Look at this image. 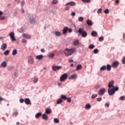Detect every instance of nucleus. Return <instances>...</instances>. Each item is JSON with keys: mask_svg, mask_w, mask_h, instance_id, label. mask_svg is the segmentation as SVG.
<instances>
[{"mask_svg": "<svg viewBox=\"0 0 125 125\" xmlns=\"http://www.w3.org/2000/svg\"><path fill=\"white\" fill-rule=\"evenodd\" d=\"M108 87V93L109 95H113V94H115L116 91L119 90V87L114 86V81H113L109 83Z\"/></svg>", "mask_w": 125, "mask_h": 125, "instance_id": "f257e3e1", "label": "nucleus"}, {"mask_svg": "<svg viewBox=\"0 0 125 125\" xmlns=\"http://www.w3.org/2000/svg\"><path fill=\"white\" fill-rule=\"evenodd\" d=\"M64 53L66 56H71L76 52V48H72L71 49L65 48L64 50Z\"/></svg>", "mask_w": 125, "mask_h": 125, "instance_id": "f03ea898", "label": "nucleus"}, {"mask_svg": "<svg viewBox=\"0 0 125 125\" xmlns=\"http://www.w3.org/2000/svg\"><path fill=\"white\" fill-rule=\"evenodd\" d=\"M78 33L80 35H82L83 38H86V36H87V33H86V32H85V31H84V30L82 28H79Z\"/></svg>", "mask_w": 125, "mask_h": 125, "instance_id": "7ed1b4c3", "label": "nucleus"}, {"mask_svg": "<svg viewBox=\"0 0 125 125\" xmlns=\"http://www.w3.org/2000/svg\"><path fill=\"white\" fill-rule=\"evenodd\" d=\"M67 79H68V74L64 73L60 77V81L61 82H65Z\"/></svg>", "mask_w": 125, "mask_h": 125, "instance_id": "20e7f679", "label": "nucleus"}, {"mask_svg": "<svg viewBox=\"0 0 125 125\" xmlns=\"http://www.w3.org/2000/svg\"><path fill=\"white\" fill-rule=\"evenodd\" d=\"M9 36L12 42H15V41H16V39H15V34H14V32H10L9 34Z\"/></svg>", "mask_w": 125, "mask_h": 125, "instance_id": "39448f33", "label": "nucleus"}, {"mask_svg": "<svg viewBox=\"0 0 125 125\" xmlns=\"http://www.w3.org/2000/svg\"><path fill=\"white\" fill-rule=\"evenodd\" d=\"M53 71H56L57 70H61L62 69V66H53L52 67Z\"/></svg>", "mask_w": 125, "mask_h": 125, "instance_id": "423d86ee", "label": "nucleus"}, {"mask_svg": "<svg viewBox=\"0 0 125 125\" xmlns=\"http://www.w3.org/2000/svg\"><path fill=\"white\" fill-rule=\"evenodd\" d=\"M28 62L30 63V64H34V62H35L34 58H33L32 56H29L28 57Z\"/></svg>", "mask_w": 125, "mask_h": 125, "instance_id": "0eeeda50", "label": "nucleus"}, {"mask_svg": "<svg viewBox=\"0 0 125 125\" xmlns=\"http://www.w3.org/2000/svg\"><path fill=\"white\" fill-rule=\"evenodd\" d=\"M119 64H120L119 63V62H117V61L114 62L112 63L111 66L112 67V68H117L119 66Z\"/></svg>", "mask_w": 125, "mask_h": 125, "instance_id": "6e6552de", "label": "nucleus"}, {"mask_svg": "<svg viewBox=\"0 0 125 125\" xmlns=\"http://www.w3.org/2000/svg\"><path fill=\"white\" fill-rule=\"evenodd\" d=\"M105 92H106V89L105 88L101 89L99 91V95H103Z\"/></svg>", "mask_w": 125, "mask_h": 125, "instance_id": "1a4fd4ad", "label": "nucleus"}, {"mask_svg": "<svg viewBox=\"0 0 125 125\" xmlns=\"http://www.w3.org/2000/svg\"><path fill=\"white\" fill-rule=\"evenodd\" d=\"M78 78V75L76 74H74L69 77V80H75Z\"/></svg>", "mask_w": 125, "mask_h": 125, "instance_id": "9d476101", "label": "nucleus"}, {"mask_svg": "<svg viewBox=\"0 0 125 125\" xmlns=\"http://www.w3.org/2000/svg\"><path fill=\"white\" fill-rule=\"evenodd\" d=\"M22 37L25 39H27L28 40L31 39V35L27 34H22Z\"/></svg>", "mask_w": 125, "mask_h": 125, "instance_id": "9b49d317", "label": "nucleus"}, {"mask_svg": "<svg viewBox=\"0 0 125 125\" xmlns=\"http://www.w3.org/2000/svg\"><path fill=\"white\" fill-rule=\"evenodd\" d=\"M6 47H7V45L6 44V43H3L1 45V50H5V49H6Z\"/></svg>", "mask_w": 125, "mask_h": 125, "instance_id": "f8f14e48", "label": "nucleus"}, {"mask_svg": "<svg viewBox=\"0 0 125 125\" xmlns=\"http://www.w3.org/2000/svg\"><path fill=\"white\" fill-rule=\"evenodd\" d=\"M65 5L66 6H67V5H71V6H74V5H76V3H75L74 1H70L66 3Z\"/></svg>", "mask_w": 125, "mask_h": 125, "instance_id": "ddd939ff", "label": "nucleus"}, {"mask_svg": "<svg viewBox=\"0 0 125 125\" xmlns=\"http://www.w3.org/2000/svg\"><path fill=\"white\" fill-rule=\"evenodd\" d=\"M24 103H25V104H26L27 105H29L30 104H31V100H30L28 98H26L24 100Z\"/></svg>", "mask_w": 125, "mask_h": 125, "instance_id": "4468645a", "label": "nucleus"}, {"mask_svg": "<svg viewBox=\"0 0 125 125\" xmlns=\"http://www.w3.org/2000/svg\"><path fill=\"white\" fill-rule=\"evenodd\" d=\"M29 22L31 23V24H36L37 23V21H35V19L34 18H30L29 19Z\"/></svg>", "mask_w": 125, "mask_h": 125, "instance_id": "2eb2a0df", "label": "nucleus"}, {"mask_svg": "<svg viewBox=\"0 0 125 125\" xmlns=\"http://www.w3.org/2000/svg\"><path fill=\"white\" fill-rule=\"evenodd\" d=\"M68 28L67 27H65L63 28L62 30V33L63 35H65V34H67V32H68Z\"/></svg>", "mask_w": 125, "mask_h": 125, "instance_id": "dca6fc26", "label": "nucleus"}, {"mask_svg": "<svg viewBox=\"0 0 125 125\" xmlns=\"http://www.w3.org/2000/svg\"><path fill=\"white\" fill-rule=\"evenodd\" d=\"M42 119L44 120L45 121H47L48 120V116L45 114L42 115Z\"/></svg>", "mask_w": 125, "mask_h": 125, "instance_id": "f3484780", "label": "nucleus"}, {"mask_svg": "<svg viewBox=\"0 0 125 125\" xmlns=\"http://www.w3.org/2000/svg\"><path fill=\"white\" fill-rule=\"evenodd\" d=\"M51 112H52V111L51 110V109H50V108H47L45 110L46 114H51Z\"/></svg>", "mask_w": 125, "mask_h": 125, "instance_id": "a211bd4d", "label": "nucleus"}, {"mask_svg": "<svg viewBox=\"0 0 125 125\" xmlns=\"http://www.w3.org/2000/svg\"><path fill=\"white\" fill-rule=\"evenodd\" d=\"M55 57V54H54V53H52L49 54L48 57L49 58H51L52 59Z\"/></svg>", "mask_w": 125, "mask_h": 125, "instance_id": "6ab92c4d", "label": "nucleus"}, {"mask_svg": "<svg viewBox=\"0 0 125 125\" xmlns=\"http://www.w3.org/2000/svg\"><path fill=\"white\" fill-rule=\"evenodd\" d=\"M43 58V56L42 55H40L36 56V59H39V60H42Z\"/></svg>", "mask_w": 125, "mask_h": 125, "instance_id": "aec40b11", "label": "nucleus"}, {"mask_svg": "<svg viewBox=\"0 0 125 125\" xmlns=\"http://www.w3.org/2000/svg\"><path fill=\"white\" fill-rule=\"evenodd\" d=\"M40 117H42V113L41 112H38L35 115V118L36 119H39Z\"/></svg>", "mask_w": 125, "mask_h": 125, "instance_id": "412c9836", "label": "nucleus"}, {"mask_svg": "<svg viewBox=\"0 0 125 125\" xmlns=\"http://www.w3.org/2000/svg\"><path fill=\"white\" fill-rule=\"evenodd\" d=\"M86 23L88 26H91L93 24L92 21L91 20H87Z\"/></svg>", "mask_w": 125, "mask_h": 125, "instance_id": "4be33fe9", "label": "nucleus"}, {"mask_svg": "<svg viewBox=\"0 0 125 125\" xmlns=\"http://www.w3.org/2000/svg\"><path fill=\"white\" fill-rule=\"evenodd\" d=\"M1 66L3 68H5V67H6V66H7V64L6 63V62H3L1 63Z\"/></svg>", "mask_w": 125, "mask_h": 125, "instance_id": "5701e85b", "label": "nucleus"}, {"mask_svg": "<svg viewBox=\"0 0 125 125\" xmlns=\"http://www.w3.org/2000/svg\"><path fill=\"white\" fill-rule=\"evenodd\" d=\"M106 69V66L105 65H104L100 68V70L101 72H102V71H105Z\"/></svg>", "mask_w": 125, "mask_h": 125, "instance_id": "b1692460", "label": "nucleus"}, {"mask_svg": "<svg viewBox=\"0 0 125 125\" xmlns=\"http://www.w3.org/2000/svg\"><path fill=\"white\" fill-rule=\"evenodd\" d=\"M55 35H56L57 37H60V36H61V32L59 31H56L55 32Z\"/></svg>", "mask_w": 125, "mask_h": 125, "instance_id": "393cba45", "label": "nucleus"}, {"mask_svg": "<svg viewBox=\"0 0 125 125\" xmlns=\"http://www.w3.org/2000/svg\"><path fill=\"white\" fill-rule=\"evenodd\" d=\"M38 81H39V78L36 77L34 78L33 82L34 83H38Z\"/></svg>", "mask_w": 125, "mask_h": 125, "instance_id": "a878e982", "label": "nucleus"}, {"mask_svg": "<svg viewBox=\"0 0 125 125\" xmlns=\"http://www.w3.org/2000/svg\"><path fill=\"white\" fill-rule=\"evenodd\" d=\"M79 43H80V42H79L78 40H75L73 42V44L74 45H79Z\"/></svg>", "mask_w": 125, "mask_h": 125, "instance_id": "bb28decb", "label": "nucleus"}, {"mask_svg": "<svg viewBox=\"0 0 125 125\" xmlns=\"http://www.w3.org/2000/svg\"><path fill=\"white\" fill-rule=\"evenodd\" d=\"M82 69V65L79 64L77 66L76 71H79V70H81Z\"/></svg>", "mask_w": 125, "mask_h": 125, "instance_id": "cd10ccee", "label": "nucleus"}, {"mask_svg": "<svg viewBox=\"0 0 125 125\" xmlns=\"http://www.w3.org/2000/svg\"><path fill=\"white\" fill-rule=\"evenodd\" d=\"M91 35L93 37H96V36H97V32H96V31H93L91 33Z\"/></svg>", "mask_w": 125, "mask_h": 125, "instance_id": "c85d7f7f", "label": "nucleus"}, {"mask_svg": "<svg viewBox=\"0 0 125 125\" xmlns=\"http://www.w3.org/2000/svg\"><path fill=\"white\" fill-rule=\"evenodd\" d=\"M111 65L108 64L106 66V70H107L108 71H111Z\"/></svg>", "mask_w": 125, "mask_h": 125, "instance_id": "c756f323", "label": "nucleus"}, {"mask_svg": "<svg viewBox=\"0 0 125 125\" xmlns=\"http://www.w3.org/2000/svg\"><path fill=\"white\" fill-rule=\"evenodd\" d=\"M18 52H17V50L16 49H14L13 50V52H12V55H16V54H17Z\"/></svg>", "mask_w": 125, "mask_h": 125, "instance_id": "7c9ffc66", "label": "nucleus"}, {"mask_svg": "<svg viewBox=\"0 0 125 125\" xmlns=\"http://www.w3.org/2000/svg\"><path fill=\"white\" fill-rule=\"evenodd\" d=\"M85 109H90V108H91V106L89 104H87L85 106Z\"/></svg>", "mask_w": 125, "mask_h": 125, "instance_id": "2f4dec72", "label": "nucleus"}, {"mask_svg": "<svg viewBox=\"0 0 125 125\" xmlns=\"http://www.w3.org/2000/svg\"><path fill=\"white\" fill-rule=\"evenodd\" d=\"M97 94H93L91 96V98H92L93 99H94V98H96V97H97Z\"/></svg>", "mask_w": 125, "mask_h": 125, "instance_id": "473e14b6", "label": "nucleus"}, {"mask_svg": "<svg viewBox=\"0 0 125 125\" xmlns=\"http://www.w3.org/2000/svg\"><path fill=\"white\" fill-rule=\"evenodd\" d=\"M54 122L56 124H59V120L58 119H57V118H55L54 119Z\"/></svg>", "mask_w": 125, "mask_h": 125, "instance_id": "72a5a7b5", "label": "nucleus"}, {"mask_svg": "<svg viewBox=\"0 0 125 125\" xmlns=\"http://www.w3.org/2000/svg\"><path fill=\"white\" fill-rule=\"evenodd\" d=\"M67 97L64 96V95H62L61 96V99H62V100H67Z\"/></svg>", "mask_w": 125, "mask_h": 125, "instance_id": "f704fd0d", "label": "nucleus"}, {"mask_svg": "<svg viewBox=\"0 0 125 125\" xmlns=\"http://www.w3.org/2000/svg\"><path fill=\"white\" fill-rule=\"evenodd\" d=\"M94 47H95V46L93 44H90L89 46V49H93V48H94Z\"/></svg>", "mask_w": 125, "mask_h": 125, "instance_id": "c9c22d12", "label": "nucleus"}, {"mask_svg": "<svg viewBox=\"0 0 125 125\" xmlns=\"http://www.w3.org/2000/svg\"><path fill=\"white\" fill-rule=\"evenodd\" d=\"M63 100H62V99H59L57 101V104H60L62 101Z\"/></svg>", "mask_w": 125, "mask_h": 125, "instance_id": "e433bc0d", "label": "nucleus"}, {"mask_svg": "<svg viewBox=\"0 0 125 125\" xmlns=\"http://www.w3.org/2000/svg\"><path fill=\"white\" fill-rule=\"evenodd\" d=\"M78 21H79V22H83V18L82 17H79L78 19Z\"/></svg>", "mask_w": 125, "mask_h": 125, "instance_id": "4c0bfd02", "label": "nucleus"}, {"mask_svg": "<svg viewBox=\"0 0 125 125\" xmlns=\"http://www.w3.org/2000/svg\"><path fill=\"white\" fill-rule=\"evenodd\" d=\"M83 2H86V3H89L90 0H82Z\"/></svg>", "mask_w": 125, "mask_h": 125, "instance_id": "58836bf2", "label": "nucleus"}, {"mask_svg": "<svg viewBox=\"0 0 125 125\" xmlns=\"http://www.w3.org/2000/svg\"><path fill=\"white\" fill-rule=\"evenodd\" d=\"M4 54L5 55H8L9 54V50H7L4 52Z\"/></svg>", "mask_w": 125, "mask_h": 125, "instance_id": "ea45409f", "label": "nucleus"}, {"mask_svg": "<svg viewBox=\"0 0 125 125\" xmlns=\"http://www.w3.org/2000/svg\"><path fill=\"white\" fill-rule=\"evenodd\" d=\"M52 3L53 4H56V3H58V0H53Z\"/></svg>", "mask_w": 125, "mask_h": 125, "instance_id": "a19ab883", "label": "nucleus"}, {"mask_svg": "<svg viewBox=\"0 0 125 125\" xmlns=\"http://www.w3.org/2000/svg\"><path fill=\"white\" fill-rule=\"evenodd\" d=\"M93 52L94 53H95V54H96V53H98V49L96 48L93 50Z\"/></svg>", "mask_w": 125, "mask_h": 125, "instance_id": "79ce46f5", "label": "nucleus"}, {"mask_svg": "<svg viewBox=\"0 0 125 125\" xmlns=\"http://www.w3.org/2000/svg\"><path fill=\"white\" fill-rule=\"evenodd\" d=\"M102 12V9H99L97 11L98 14H100Z\"/></svg>", "mask_w": 125, "mask_h": 125, "instance_id": "37998d69", "label": "nucleus"}, {"mask_svg": "<svg viewBox=\"0 0 125 125\" xmlns=\"http://www.w3.org/2000/svg\"><path fill=\"white\" fill-rule=\"evenodd\" d=\"M67 102H68L69 103H71L72 102V100L70 98H67L66 99Z\"/></svg>", "mask_w": 125, "mask_h": 125, "instance_id": "c03bdc74", "label": "nucleus"}, {"mask_svg": "<svg viewBox=\"0 0 125 125\" xmlns=\"http://www.w3.org/2000/svg\"><path fill=\"white\" fill-rule=\"evenodd\" d=\"M99 41L100 42H103V41H104V38L103 37H101L99 38Z\"/></svg>", "mask_w": 125, "mask_h": 125, "instance_id": "a18cd8bd", "label": "nucleus"}, {"mask_svg": "<svg viewBox=\"0 0 125 125\" xmlns=\"http://www.w3.org/2000/svg\"><path fill=\"white\" fill-rule=\"evenodd\" d=\"M104 13L105 14H108V13H109V10L108 9H106L104 10Z\"/></svg>", "mask_w": 125, "mask_h": 125, "instance_id": "49530a36", "label": "nucleus"}, {"mask_svg": "<svg viewBox=\"0 0 125 125\" xmlns=\"http://www.w3.org/2000/svg\"><path fill=\"white\" fill-rule=\"evenodd\" d=\"M21 42L25 43L27 42V40H26L25 39H22L21 40Z\"/></svg>", "mask_w": 125, "mask_h": 125, "instance_id": "de8ad7c7", "label": "nucleus"}, {"mask_svg": "<svg viewBox=\"0 0 125 125\" xmlns=\"http://www.w3.org/2000/svg\"><path fill=\"white\" fill-rule=\"evenodd\" d=\"M102 98H98L97 99V101H98V102H100V101H102Z\"/></svg>", "mask_w": 125, "mask_h": 125, "instance_id": "09e8293b", "label": "nucleus"}, {"mask_svg": "<svg viewBox=\"0 0 125 125\" xmlns=\"http://www.w3.org/2000/svg\"><path fill=\"white\" fill-rule=\"evenodd\" d=\"M5 19V18L3 16H1L0 17V20H4Z\"/></svg>", "mask_w": 125, "mask_h": 125, "instance_id": "8fccbe9b", "label": "nucleus"}, {"mask_svg": "<svg viewBox=\"0 0 125 125\" xmlns=\"http://www.w3.org/2000/svg\"><path fill=\"white\" fill-rule=\"evenodd\" d=\"M13 116H15V117H16V116H18V112H14Z\"/></svg>", "mask_w": 125, "mask_h": 125, "instance_id": "3c124183", "label": "nucleus"}, {"mask_svg": "<svg viewBox=\"0 0 125 125\" xmlns=\"http://www.w3.org/2000/svg\"><path fill=\"white\" fill-rule=\"evenodd\" d=\"M12 69H13V66H10L8 68V71H11V70H12Z\"/></svg>", "mask_w": 125, "mask_h": 125, "instance_id": "603ef678", "label": "nucleus"}, {"mask_svg": "<svg viewBox=\"0 0 125 125\" xmlns=\"http://www.w3.org/2000/svg\"><path fill=\"white\" fill-rule=\"evenodd\" d=\"M3 100H5V99H4L3 98L0 97V102H1V101H3Z\"/></svg>", "mask_w": 125, "mask_h": 125, "instance_id": "864d4df0", "label": "nucleus"}, {"mask_svg": "<svg viewBox=\"0 0 125 125\" xmlns=\"http://www.w3.org/2000/svg\"><path fill=\"white\" fill-rule=\"evenodd\" d=\"M68 62L69 63H74V60L73 59H70L68 60Z\"/></svg>", "mask_w": 125, "mask_h": 125, "instance_id": "5fc2aeb1", "label": "nucleus"}, {"mask_svg": "<svg viewBox=\"0 0 125 125\" xmlns=\"http://www.w3.org/2000/svg\"><path fill=\"white\" fill-rule=\"evenodd\" d=\"M123 64H125V57H124L122 60Z\"/></svg>", "mask_w": 125, "mask_h": 125, "instance_id": "6e6d98bb", "label": "nucleus"}, {"mask_svg": "<svg viewBox=\"0 0 125 125\" xmlns=\"http://www.w3.org/2000/svg\"><path fill=\"white\" fill-rule=\"evenodd\" d=\"M120 99H121V100H125V96H121V97H120Z\"/></svg>", "mask_w": 125, "mask_h": 125, "instance_id": "4d7b16f0", "label": "nucleus"}, {"mask_svg": "<svg viewBox=\"0 0 125 125\" xmlns=\"http://www.w3.org/2000/svg\"><path fill=\"white\" fill-rule=\"evenodd\" d=\"M71 16H76V13L72 12L71 14Z\"/></svg>", "mask_w": 125, "mask_h": 125, "instance_id": "13d9d810", "label": "nucleus"}, {"mask_svg": "<svg viewBox=\"0 0 125 125\" xmlns=\"http://www.w3.org/2000/svg\"><path fill=\"white\" fill-rule=\"evenodd\" d=\"M24 4H25V1H22L21 3V6H24Z\"/></svg>", "mask_w": 125, "mask_h": 125, "instance_id": "bf43d9fd", "label": "nucleus"}, {"mask_svg": "<svg viewBox=\"0 0 125 125\" xmlns=\"http://www.w3.org/2000/svg\"><path fill=\"white\" fill-rule=\"evenodd\" d=\"M20 102L21 103H23L24 102V99H21L20 100Z\"/></svg>", "mask_w": 125, "mask_h": 125, "instance_id": "052dcab7", "label": "nucleus"}, {"mask_svg": "<svg viewBox=\"0 0 125 125\" xmlns=\"http://www.w3.org/2000/svg\"><path fill=\"white\" fill-rule=\"evenodd\" d=\"M115 2H116V4H119V3H120V0H116Z\"/></svg>", "mask_w": 125, "mask_h": 125, "instance_id": "680f3d73", "label": "nucleus"}, {"mask_svg": "<svg viewBox=\"0 0 125 125\" xmlns=\"http://www.w3.org/2000/svg\"><path fill=\"white\" fill-rule=\"evenodd\" d=\"M41 51V52H45V50L44 48H42Z\"/></svg>", "mask_w": 125, "mask_h": 125, "instance_id": "e2e57ef3", "label": "nucleus"}, {"mask_svg": "<svg viewBox=\"0 0 125 125\" xmlns=\"http://www.w3.org/2000/svg\"><path fill=\"white\" fill-rule=\"evenodd\" d=\"M67 32H69V33H72V29L71 28H70V29L68 28V30H67Z\"/></svg>", "mask_w": 125, "mask_h": 125, "instance_id": "0e129e2a", "label": "nucleus"}, {"mask_svg": "<svg viewBox=\"0 0 125 125\" xmlns=\"http://www.w3.org/2000/svg\"><path fill=\"white\" fill-rule=\"evenodd\" d=\"M59 53L61 54H62V53H63V51L62 50H59Z\"/></svg>", "mask_w": 125, "mask_h": 125, "instance_id": "69168bd1", "label": "nucleus"}, {"mask_svg": "<svg viewBox=\"0 0 125 125\" xmlns=\"http://www.w3.org/2000/svg\"><path fill=\"white\" fill-rule=\"evenodd\" d=\"M69 9H70V7H66L65 8V10H69Z\"/></svg>", "mask_w": 125, "mask_h": 125, "instance_id": "338daca9", "label": "nucleus"}, {"mask_svg": "<svg viewBox=\"0 0 125 125\" xmlns=\"http://www.w3.org/2000/svg\"><path fill=\"white\" fill-rule=\"evenodd\" d=\"M109 104H105V106H106V107H109Z\"/></svg>", "mask_w": 125, "mask_h": 125, "instance_id": "774afa93", "label": "nucleus"}]
</instances>
